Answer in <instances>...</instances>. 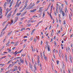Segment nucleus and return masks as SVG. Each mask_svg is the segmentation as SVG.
Wrapping results in <instances>:
<instances>
[{
  "label": "nucleus",
  "instance_id": "obj_5",
  "mask_svg": "<svg viewBox=\"0 0 73 73\" xmlns=\"http://www.w3.org/2000/svg\"><path fill=\"white\" fill-rule=\"evenodd\" d=\"M42 8H43V7H40L39 9V12H42V11H43Z\"/></svg>",
  "mask_w": 73,
  "mask_h": 73
},
{
  "label": "nucleus",
  "instance_id": "obj_34",
  "mask_svg": "<svg viewBox=\"0 0 73 73\" xmlns=\"http://www.w3.org/2000/svg\"><path fill=\"white\" fill-rule=\"evenodd\" d=\"M11 33H12L11 32H10L9 33L7 34V36H9V35H11Z\"/></svg>",
  "mask_w": 73,
  "mask_h": 73
},
{
  "label": "nucleus",
  "instance_id": "obj_22",
  "mask_svg": "<svg viewBox=\"0 0 73 73\" xmlns=\"http://www.w3.org/2000/svg\"><path fill=\"white\" fill-rule=\"evenodd\" d=\"M43 57L44 58V59H45V60H47L46 57L45 56V55L44 56H43Z\"/></svg>",
  "mask_w": 73,
  "mask_h": 73
},
{
  "label": "nucleus",
  "instance_id": "obj_10",
  "mask_svg": "<svg viewBox=\"0 0 73 73\" xmlns=\"http://www.w3.org/2000/svg\"><path fill=\"white\" fill-rule=\"evenodd\" d=\"M11 16V13H10L9 14H8L7 16V17L8 18L9 17H10V16Z\"/></svg>",
  "mask_w": 73,
  "mask_h": 73
},
{
  "label": "nucleus",
  "instance_id": "obj_18",
  "mask_svg": "<svg viewBox=\"0 0 73 73\" xmlns=\"http://www.w3.org/2000/svg\"><path fill=\"white\" fill-rule=\"evenodd\" d=\"M13 23V20H11L10 23V25H9V26L11 25H12V24Z\"/></svg>",
  "mask_w": 73,
  "mask_h": 73
},
{
  "label": "nucleus",
  "instance_id": "obj_47",
  "mask_svg": "<svg viewBox=\"0 0 73 73\" xmlns=\"http://www.w3.org/2000/svg\"><path fill=\"white\" fill-rule=\"evenodd\" d=\"M25 19V17H23L21 19V20H23V19Z\"/></svg>",
  "mask_w": 73,
  "mask_h": 73
},
{
  "label": "nucleus",
  "instance_id": "obj_1",
  "mask_svg": "<svg viewBox=\"0 0 73 73\" xmlns=\"http://www.w3.org/2000/svg\"><path fill=\"white\" fill-rule=\"evenodd\" d=\"M35 5V3H33L32 4V3H31L30 4V5L27 7V8L28 9H30L32 8H33V7H34Z\"/></svg>",
  "mask_w": 73,
  "mask_h": 73
},
{
  "label": "nucleus",
  "instance_id": "obj_8",
  "mask_svg": "<svg viewBox=\"0 0 73 73\" xmlns=\"http://www.w3.org/2000/svg\"><path fill=\"white\" fill-rule=\"evenodd\" d=\"M37 10L36 9H33L32 10H30V12H32V13H34V12H35V11H36Z\"/></svg>",
  "mask_w": 73,
  "mask_h": 73
},
{
  "label": "nucleus",
  "instance_id": "obj_14",
  "mask_svg": "<svg viewBox=\"0 0 73 73\" xmlns=\"http://www.w3.org/2000/svg\"><path fill=\"white\" fill-rule=\"evenodd\" d=\"M16 70H17V68H14L13 69V70L12 71V72H14V71H16Z\"/></svg>",
  "mask_w": 73,
  "mask_h": 73
},
{
  "label": "nucleus",
  "instance_id": "obj_41",
  "mask_svg": "<svg viewBox=\"0 0 73 73\" xmlns=\"http://www.w3.org/2000/svg\"><path fill=\"white\" fill-rule=\"evenodd\" d=\"M63 24H64V25L66 24V23H65V21L64 20L63 21Z\"/></svg>",
  "mask_w": 73,
  "mask_h": 73
},
{
  "label": "nucleus",
  "instance_id": "obj_35",
  "mask_svg": "<svg viewBox=\"0 0 73 73\" xmlns=\"http://www.w3.org/2000/svg\"><path fill=\"white\" fill-rule=\"evenodd\" d=\"M44 16H45V13L44 12L43 13V15H42L43 18V17H44Z\"/></svg>",
  "mask_w": 73,
  "mask_h": 73
},
{
  "label": "nucleus",
  "instance_id": "obj_36",
  "mask_svg": "<svg viewBox=\"0 0 73 73\" xmlns=\"http://www.w3.org/2000/svg\"><path fill=\"white\" fill-rule=\"evenodd\" d=\"M54 13L55 16H56V11H54Z\"/></svg>",
  "mask_w": 73,
  "mask_h": 73
},
{
  "label": "nucleus",
  "instance_id": "obj_42",
  "mask_svg": "<svg viewBox=\"0 0 73 73\" xmlns=\"http://www.w3.org/2000/svg\"><path fill=\"white\" fill-rule=\"evenodd\" d=\"M12 4L13 3H10V6H9V8L11 7V6H12Z\"/></svg>",
  "mask_w": 73,
  "mask_h": 73
},
{
  "label": "nucleus",
  "instance_id": "obj_32",
  "mask_svg": "<svg viewBox=\"0 0 73 73\" xmlns=\"http://www.w3.org/2000/svg\"><path fill=\"white\" fill-rule=\"evenodd\" d=\"M11 66H12V64H10L9 65V66L8 67V68H10V67H11Z\"/></svg>",
  "mask_w": 73,
  "mask_h": 73
},
{
  "label": "nucleus",
  "instance_id": "obj_23",
  "mask_svg": "<svg viewBox=\"0 0 73 73\" xmlns=\"http://www.w3.org/2000/svg\"><path fill=\"white\" fill-rule=\"evenodd\" d=\"M29 64L30 69H32V65H31V63H29Z\"/></svg>",
  "mask_w": 73,
  "mask_h": 73
},
{
  "label": "nucleus",
  "instance_id": "obj_53",
  "mask_svg": "<svg viewBox=\"0 0 73 73\" xmlns=\"http://www.w3.org/2000/svg\"><path fill=\"white\" fill-rule=\"evenodd\" d=\"M17 8L16 9H15V12H16V11H17Z\"/></svg>",
  "mask_w": 73,
  "mask_h": 73
},
{
  "label": "nucleus",
  "instance_id": "obj_39",
  "mask_svg": "<svg viewBox=\"0 0 73 73\" xmlns=\"http://www.w3.org/2000/svg\"><path fill=\"white\" fill-rule=\"evenodd\" d=\"M31 49H32V51H34V50H33V47L32 46H31Z\"/></svg>",
  "mask_w": 73,
  "mask_h": 73
},
{
  "label": "nucleus",
  "instance_id": "obj_20",
  "mask_svg": "<svg viewBox=\"0 0 73 73\" xmlns=\"http://www.w3.org/2000/svg\"><path fill=\"white\" fill-rule=\"evenodd\" d=\"M21 1L18 4V5H17V7H19V5H20V4H21Z\"/></svg>",
  "mask_w": 73,
  "mask_h": 73
},
{
  "label": "nucleus",
  "instance_id": "obj_4",
  "mask_svg": "<svg viewBox=\"0 0 73 73\" xmlns=\"http://www.w3.org/2000/svg\"><path fill=\"white\" fill-rule=\"evenodd\" d=\"M40 59V57H39V56L38 55L37 56V62L38 63V65L39 63H40V60H39Z\"/></svg>",
  "mask_w": 73,
  "mask_h": 73
},
{
  "label": "nucleus",
  "instance_id": "obj_63",
  "mask_svg": "<svg viewBox=\"0 0 73 73\" xmlns=\"http://www.w3.org/2000/svg\"><path fill=\"white\" fill-rule=\"evenodd\" d=\"M15 48H16V47H13V48H12V50H14V49H15Z\"/></svg>",
  "mask_w": 73,
  "mask_h": 73
},
{
  "label": "nucleus",
  "instance_id": "obj_51",
  "mask_svg": "<svg viewBox=\"0 0 73 73\" xmlns=\"http://www.w3.org/2000/svg\"><path fill=\"white\" fill-rule=\"evenodd\" d=\"M14 68H15V69H17V66H15L14 67Z\"/></svg>",
  "mask_w": 73,
  "mask_h": 73
},
{
  "label": "nucleus",
  "instance_id": "obj_52",
  "mask_svg": "<svg viewBox=\"0 0 73 73\" xmlns=\"http://www.w3.org/2000/svg\"><path fill=\"white\" fill-rule=\"evenodd\" d=\"M15 19H16L17 20H18V19H19V18L18 17H15Z\"/></svg>",
  "mask_w": 73,
  "mask_h": 73
},
{
  "label": "nucleus",
  "instance_id": "obj_49",
  "mask_svg": "<svg viewBox=\"0 0 73 73\" xmlns=\"http://www.w3.org/2000/svg\"><path fill=\"white\" fill-rule=\"evenodd\" d=\"M50 15L51 19H52V15H51V13H50Z\"/></svg>",
  "mask_w": 73,
  "mask_h": 73
},
{
  "label": "nucleus",
  "instance_id": "obj_46",
  "mask_svg": "<svg viewBox=\"0 0 73 73\" xmlns=\"http://www.w3.org/2000/svg\"><path fill=\"white\" fill-rule=\"evenodd\" d=\"M26 7L27 6H24V7L23 8V9H25V8H26Z\"/></svg>",
  "mask_w": 73,
  "mask_h": 73
},
{
  "label": "nucleus",
  "instance_id": "obj_55",
  "mask_svg": "<svg viewBox=\"0 0 73 73\" xmlns=\"http://www.w3.org/2000/svg\"><path fill=\"white\" fill-rule=\"evenodd\" d=\"M21 58L20 57H17L16 58L17 59H17H19V58Z\"/></svg>",
  "mask_w": 73,
  "mask_h": 73
},
{
  "label": "nucleus",
  "instance_id": "obj_15",
  "mask_svg": "<svg viewBox=\"0 0 73 73\" xmlns=\"http://www.w3.org/2000/svg\"><path fill=\"white\" fill-rule=\"evenodd\" d=\"M9 41H8L6 44V46H9Z\"/></svg>",
  "mask_w": 73,
  "mask_h": 73
},
{
  "label": "nucleus",
  "instance_id": "obj_54",
  "mask_svg": "<svg viewBox=\"0 0 73 73\" xmlns=\"http://www.w3.org/2000/svg\"><path fill=\"white\" fill-rule=\"evenodd\" d=\"M13 0H12V1L11 2V4H13Z\"/></svg>",
  "mask_w": 73,
  "mask_h": 73
},
{
  "label": "nucleus",
  "instance_id": "obj_37",
  "mask_svg": "<svg viewBox=\"0 0 73 73\" xmlns=\"http://www.w3.org/2000/svg\"><path fill=\"white\" fill-rule=\"evenodd\" d=\"M34 42H36V38H34Z\"/></svg>",
  "mask_w": 73,
  "mask_h": 73
},
{
  "label": "nucleus",
  "instance_id": "obj_43",
  "mask_svg": "<svg viewBox=\"0 0 73 73\" xmlns=\"http://www.w3.org/2000/svg\"><path fill=\"white\" fill-rule=\"evenodd\" d=\"M6 57V56H3L2 57V59H4V58H5Z\"/></svg>",
  "mask_w": 73,
  "mask_h": 73
},
{
  "label": "nucleus",
  "instance_id": "obj_60",
  "mask_svg": "<svg viewBox=\"0 0 73 73\" xmlns=\"http://www.w3.org/2000/svg\"><path fill=\"white\" fill-rule=\"evenodd\" d=\"M6 40V39H4L3 41V42H5V41Z\"/></svg>",
  "mask_w": 73,
  "mask_h": 73
},
{
  "label": "nucleus",
  "instance_id": "obj_13",
  "mask_svg": "<svg viewBox=\"0 0 73 73\" xmlns=\"http://www.w3.org/2000/svg\"><path fill=\"white\" fill-rule=\"evenodd\" d=\"M65 58L66 62H68V60L67 59V55L66 54H65Z\"/></svg>",
  "mask_w": 73,
  "mask_h": 73
},
{
  "label": "nucleus",
  "instance_id": "obj_44",
  "mask_svg": "<svg viewBox=\"0 0 73 73\" xmlns=\"http://www.w3.org/2000/svg\"><path fill=\"white\" fill-rule=\"evenodd\" d=\"M24 9H23V8L20 11V12H23V11H24Z\"/></svg>",
  "mask_w": 73,
  "mask_h": 73
},
{
  "label": "nucleus",
  "instance_id": "obj_28",
  "mask_svg": "<svg viewBox=\"0 0 73 73\" xmlns=\"http://www.w3.org/2000/svg\"><path fill=\"white\" fill-rule=\"evenodd\" d=\"M60 30L61 31H62V26H60Z\"/></svg>",
  "mask_w": 73,
  "mask_h": 73
},
{
  "label": "nucleus",
  "instance_id": "obj_25",
  "mask_svg": "<svg viewBox=\"0 0 73 73\" xmlns=\"http://www.w3.org/2000/svg\"><path fill=\"white\" fill-rule=\"evenodd\" d=\"M18 69H19V70L20 71H20H21V67H20V66H19Z\"/></svg>",
  "mask_w": 73,
  "mask_h": 73
},
{
  "label": "nucleus",
  "instance_id": "obj_48",
  "mask_svg": "<svg viewBox=\"0 0 73 73\" xmlns=\"http://www.w3.org/2000/svg\"><path fill=\"white\" fill-rule=\"evenodd\" d=\"M34 32L33 31H32V32H31V35H33Z\"/></svg>",
  "mask_w": 73,
  "mask_h": 73
},
{
  "label": "nucleus",
  "instance_id": "obj_16",
  "mask_svg": "<svg viewBox=\"0 0 73 73\" xmlns=\"http://www.w3.org/2000/svg\"><path fill=\"white\" fill-rule=\"evenodd\" d=\"M56 13H58V8H57V6L56 7Z\"/></svg>",
  "mask_w": 73,
  "mask_h": 73
},
{
  "label": "nucleus",
  "instance_id": "obj_38",
  "mask_svg": "<svg viewBox=\"0 0 73 73\" xmlns=\"http://www.w3.org/2000/svg\"><path fill=\"white\" fill-rule=\"evenodd\" d=\"M1 7H0V12H2V9H1Z\"/></svg>",
  "mask_w": 73,
  "mask_h": 73
},
{
  "label": "nucleus",
  "instance_id": "obj_6",
  "mask_svg": "<svg viewBox=\"0 0 73 73\" xmlns=\"http://www.w3.org/2000/svg\"><path fill=\"white\" fill-rule=\"evenodd\" d=\"M27 11H26L24 13H22L21 15V16H23L24 15H25L27 13Z\"/></svg>",
  "mask_w": 73,
  "mask_h": 73
},
{
  "label": "nucleus",
  "instance_id": "obj_57",
  "mask_svg": "<svg viewBox=\"0 0 73 73\" xmlns=\"http://www.w3.org/2000/svg\"><path fill=\"white\" fill-rule=\"evenodd\" d=\"M7 56H8L9 57H11V55L9 54L7 55Z\"/></svg>",
  "mask_w": 73,
  "mask_h": 73
},
{
  "label": "nucleus",
  "instance_id": "obj_12",
  "mask_svg": "<svg viewBox=\"0 0 73 73\" xmlns=\"http://www.w3.org/2000/svg\"><path fill=\"white\" fill-rule=\"evenodd\" d=\"M11 9H12V8H10L9 9L8 8H7L6 9V11H8V12H9L11 10Z\"/></svg>",
  "mask_w": 73,
  "mask_h": 73
},
{
  "label": "nucleus",
  "instance_id": "obj_24",
  "mask_svg": "<svg viewBox=\"0 0 73 73\" xmlns=\"http://www.w3.org/2000/svg\"><path fill=\"white\" fill-rule=\"evenodd\" d=\"M17 1L16 2V4L15 5V7H17V6H18V5H17V4L18 3V2H19V1L18 0H17Z\"/></svg>",
  "mask_w": 73,
  "mask_h": 73
},
{
  "label": "nucleus",
  "instance_id": "obj_56",
  "mask_svg": "<svg viewBox=\"0 0 73 73\" xmlns=\"http://www.w3.org/2000/svg\"><path fill=\"white\" fill-rule=\"evenodd\" d=\"M39 2H40V1H37L36 2V4H38V3H39Z\"/></svg>",
  "mask_w": 73,
  "mask_h": 73
},
{
  "label": "nucleus",
  "instance_id": "obj_2",
  "mask_svg": "<svg viewBox=\"0 0 73 73\" xmlns=\"http://www.w3.org/2000/svg\"><path fill=\"white\" fill-rule=\"evenodd\" d=\"M46 45H47V49L49 52L50 51V46L49 45H48V43L47 41L46 42Z\"/></svg>",
  "mask_w": 73,
  "mask_h": 73
},
{
  "label": "nucleus",
  "instance_id": "obj_26",
  "mask_svg": "<svg viewBox=\"0 0 73 73\" xmlns=\"http://www.w3.org/2000/svg\"><path fill=\"white\" fill-rule=\"evenodd\" d=\"M62 15L63 16H65V14L64 13V11H62Z\"/></svg>",
  "mask_w": 73,
  "mask_h": 73
},
{
  "label": "nucleus",
  "instance_id": "obj_40",
  "mask_svg": "<svg viewBox=\"0 0 73 73\" xmlns=\"http://www.w3.org/2000/svg\"><path fill=\"white\" fill-rule=\"evenodd\" d=\"M27 25H28V27H30L31 25V24H27Z\"/></svg>",
  "mask_w": 73,
  "mask_h": 73
},
{
  "label": "nucleus",
  "instance_id": "obj_33",
  "mask_svg": "<svg viewBox=\"0 0 73 73\" xmlns=\"http://www.w3.org/2000/svg\"><path fill=\"white\" fill-rule=\"evenodd\" d=\"M65 12L68 11V10H67V8L66 7L65 8Z\"/></svg>",
  "mask_w": 73,
  "mask_h": 73
},
{
  "label": "nucleus",
  "instance_id": "obj_30",
  "mask_svg": "<svg viewBox=\"0 0 73 73\" xmlns=\"http://www.w3.org/2000/svg\"><path fill=\"white\" fill-rule=\"evenodd\" d=\"M60 12H62H62H64V11H62V8L61 9H60Z\"/></svg>",
  "mask_w": 73,
  "mask_h": 73
},
{
  "label": "nucleus",
  "instance_id": "obj_3",
  "mask_svg": "<svg viewBox=\"0 0 73 73\" xmlns=\"http://www.w3.org/2000/svg\"><path fill=\"white\" fill-rule=\"evenodd\" d=\"M19 61L21 63H22V64H24V60H23V59L20 58L19 59Z\"/></svg>",
  "mask_w": 73,
  "mask_h": 73
},
{
  "label": "nucleus",
  "instance_id": "obj_27",
  "mask_svg": "<svg viewBox=\"0 0 73 73\" xmlns=\"http://www.w3.org/2000/svg\"><path fill=\"white\" fill-rule=\"evenodd\" d=\"M34 68L35 70H37V68H36V65L35 64H34Z\"/></svg>",
  "mask_w": 73,
  "mask_h": 73
},
{
  "label": "nucleus",
  "instance_id": "obj_31",
  "mask_svg": "<svg viewBox=\"0 0 73 73\" xmlns=\"http://www.w3.org/2000/svg\"><path fill=\"white\" fill-rule=\"evenodd\" d=\"M65 68V65L64 64H63L62 66V69H64V68Z\"/></svg>",
  "mask_w": 73,
  "mask_h": 73
},
{
  "label": "nucleus",
  "instance_id": "obj_61",
  "mask_svg": "<svg viewBox=\"0 0 73 73\" xmlns=\"http://www.w3.org/2000/svg\"><path fill=\"white\" fill-rule=\"evenodd\" d=\"M28 3V0H26L25 4H27Z\"/></svg>",
  "mask_w": 73,
  "mask_h": 73
},
{
  "label": "nucleus",
  "instance_id": "obj_64",
  "mask_svg": "<svg viewBox=\"0 0 73 73\" xmlns=\"http://www.w3.org/2000/svg\"><path fill=\"white\" fill-rule=\"evenodd\" d=\"M27 37H28V36H25L23 38H27Z\"/></svg>",
  "mask_w": 73,
  "mask_h": 73
},
{
  "label": "nucleus",
  "instance_id": "obj_50",
  "mask_svg": "<svg viewBox=\"0 0 73 73\" xmlns=\"http://www.w3.org/2000/svg\"><path fill=\"white\" fill-rule=\"evenodd\" d=\"M25 62L27 65H28V63H27V60H25Z\"/></svg>",
  "mask_w": 73,
  "mask_h": 73
},
{
  "label": "nucleus",
  "instance_id": "obj_17",
  "mask_svg": "<svg viewBox=\"0 0 73 73\" xmlns=\"http://www.w3.org/2000/svg\"><path fill=\"white\" fill-rule=\"evenodd\" d=\"M21 13H17L16 14V15L17 16H19L20 15H21Z\"/></svg>",
  "mask_w": 73,
  "mask_h": 73
},
{
  "label": "nucleus",
  "instance_id": "obj_45",
  "mask_svg": "<svg viewBox=\"0 0 73 73\" xmlns=\"http://www.w3.org/2000/svg\"><path fill=\"white\" fill-rule=\"evenodd\" d=\"M59 61L58 60H57L56 62L57 63V65H58V63H59Z\"/></svg>",
  "mask_w": 73,
  "mask_h": 73
},
{
  "label": "nucleus",
  "instance_id": "obj_62",
  "mask_svg": "<svg viewBox=\"0 0 73 73\" xmlns=\"http://www.w3.org/2000/svg\"><path fill=\"white\" fill-rule=\"evenodd\" d=\"M53 5H52V6H51V7H50V8H53Z\"/></svg>",
  "mask_w": 73,
  "mask_h": 73
},
{
  "label": "nucleus",
  "instance_id": "obj_29",
  "mask_svg": "<svg viewBox=\"0 0 73 73\" xmlns=\"http://www.w3.org/2000/svg\"><path fill=\"white\" fill-rule=\"evenodd\" d=\"M11 61L12 60H9V61L7 63V64H8L10 63V62H11Z\"/></svg>",
  "mask_w": 73,
  "mask_h": 73
},
{
  "label": "nucleus",
  "instance_id": "obj_21",
  "mask_svg": "<svg viewBox=\"0 0 73 73\" xmlns=\"http://www.w3.org/2000/svg\"><path fill=\"white\" fill-rule=\"evenodd\" d=\"M33 37H31V38H30V41H32V40H33Z\"/></svg>",
  "mask_w": 73,
  "mask_h": 73
},
{
  "label": "nucleus",
  "instance_id": "obj_19",
  "mask_svg": "<svg viewBox=\"0 0 73 73\" xmlns=\"http://www.w3.org/2000/svg\"><path fill=\"white\" fill-rule=\"evenodd\" d=\"M6 11H7V12H6L5 16H7V14H8V12H8V11H7V10H6Z\"/></svg>",
  "mask_w": 73,
  "mask_h": 73
},
{
  "label": "nucleus",
  "instance_id": "obj_9",
  "mask_svg": "<svg viewBox=\"0 0 73 73\" xmlns=\"http://www.w3.org/2000/svg\"><path fill=\"white\" fill-rule=\"evenodd\" d=\"M7 28V27H5L2 30L1 32V33H3V32H4L5 30V29Z\"/></svg>",
  "mask_w": 73,
  "mask_h": 73
},
{
  "label": "nucleus",
  "instance_id": "obj_59",
  "mask_svg": "<svg viewBox=\"0 0 73 73\" xmlns=\"http://www.w3.org/2000/svg\"><path fill=\"white\" fill-rule=\"evenodd\" d=\"M59 11L61 9V6H59Z\"/></svg>",
  "mask_w": 73,
  "mask_h": 73
},
{
  "label": "nucleus",
  "instance_id": "obj_11",
  "mask_svg": "<svg viewBox=\"0 0 73 73\" xmlns=\"http://www.w3.org/2000/svg\"><path fill=\"white\" fill-rule=\"evenodd\" d=\"M69 60H70V61L71 62V63H72V56L71 55H70L69 57Z\"/></svg>",
  "mask_w": 73,
  "mask_h": 73
},
{
  "label": "nucleus",
  "instance_id": "obj_7",
  "mask_svg": "<svg viewBox=\"0 0 73 73\" xmlns=\"http://www.w3.org/2000/svg\"><path fill=\"white\" fill-rule=\"evenodd\" d=\"M6 5H7V2H5L3 5V7L5 9L6 8Z\"/></svg>",
  "mask_w": 73,
  "mask_h": 73
},
{
  "label": "nucleus",
  "instance_id": "obj_58",
  "mask_svg": "<svg viewBox=\"0 0 73 73\" xmlns=\"http://www.w3.org/2000/svg\"><path fill=\"white\" fill-rule=\"evenodd\" d=\"M3 35V34H2V33H1V34L0 35V37H2Z\"/></svg>",
  "mask_w": 73,
  "mask_h": 73
}]
</instances>
